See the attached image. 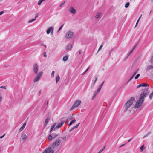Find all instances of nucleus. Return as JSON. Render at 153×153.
<instances>
[{"label":"nucleus","instance_id":"f257e3e1","mask_svg":"<svg viewBox=\"0 0 153 153\" xmlns=\"http://www.w3.org/2000/svg\"><path fill=\"white\" fill-rule=\"evenodd\" d=\"M148 95V92L147 91H144L142 93L140 96V99L139 100L137 101L136 102L135 105V107L138 108L140 106L142 105V104L144 102L145 98Z\"/></svg>","mask_w":153,"mask_h":153},{"label":"nucleus","instance_id":"f03ea898","mask_svg":"<svg viewBox=\"0 0 153 153\" xmlns=\"http://www.w3.org/2000/svg\"><path fill=\"white\" fill-rule=\"evenodd\" d=\"M135 100L134 97H131L125 103V111H127L128 109L133 104V101Z\"/></svg>","mask_w":153,"mask_h":153},{"label":"nucleus","instance_id":"7ed1b4c3","mask_svg":"<svg viewBox=\"0 0 153 153\" xmlns=\"http://www.w3.org/2000/svg\"><path fill=\"white\" fill-rule=\"evenodd\" d=\"M43 74L42 71L39 72L36 76L35 78L33 80V82H35L39 81L41 79Z\"/></svg>","mask_w":153,"mask_h":153},{"label":"nucleus","instance_id":"20e7f679","mask_svg":"<svg viewBox=\"0 0 153 153\" xmlns=\"http://www.w3.org/2000/svg\"><path fill=\"white\" fill-rule=\"evenodd\" d=\"M74 32L71 31H68L66 34L65 38L67 39H70L74 35Z\"/></svg>","mask_w":153,"mask_h":153},{"label":"nucleus","instance_id":"39448f33","mask_svg":"<svg viewBox=\"0 0 153 153\" xmlns=\"http://www.w3.org/2000/svg\"><path fill=\"white\" fill-rule=\"evenodd\" d=\"M81 101L79 100H77L74 102L73 107L74 108H76L79 106L81 104Z\"/></svg>","mask_w":153,"mask_h":153},{"label":"nucleus","instance_id":"423d86ee","mask_svg":"<svg viewBox=\"0 0 153 153\" xmlns=\"http://www.w3.org/2000/svg\"><path fill=\"white\" fill-rule=\"evenodd\" d=\"M54 151L52 149L51 147H48L46 148L42 153H53Z\"/></svg>","mask_w":153,"mask_h":153},{"label":"nucleus","instance_id":"0eeeda50","mask_svg":"<svg viewBox=\"0 0 153 153\" xmlns=\"http://www.w3.org/2000/svg\"><path fill=\"white\" fill-rule=\"evenodd\" d=\"M33 72L36 74H37L38 71V66L36 63L34 64L33 66Z\"/></svg>","mask_w":153,"mask_h":153},{"label":"nucleus","instance_id":"6e6552de","mask_svg":"<svg viewBox=\"0 0 153 153\" xmlns=\"http://www.w3.org/2000/svg\"><path fill=\"white\" fill-rule=\"evenodd\" d=\"M103 15V13L102 12H99L97 13L95 16V18L96 19H100L101 18Z\"/></svg>","mask_w":153,"mask_h":153},{"label":"nucleus","instance_id":"1a4fd4ad","mask_svg":"<svg viewBox=\"0 0 153 153\" xmlns=\"http://www.w3.org/2000/svg\"><path fill=\"white\" fill-rule=\"evenodd\" d=\"M60 143V140L59 139L57 140L53 144L52 146L53 148L55 147H57L59 145Z\"/></svg>","mask_w":153,"mask_h":153},{"label":"nucleus","instance_id":"9d476101","mask_svg":"<svg viewBox=\"0 0 153 153\" xmlns=\"http://www.w3.org/2000/svg\"><path fill=\"white\" fill-rule=\"evenodd\" d=\"M65 121H63L61 122V123H59L58 125H57L54 128V130H56L57 129H58L61 127V126L63 125Z\"/></svg>","mask_w":153,"mask_h":153},{"label":"nucleus","instance_id":"9b49d317","mask_svg":"<svg viewBox=\"0 0 153 153\" xmlns=\"http://www.w3.org/2000/svg\"><path fill=\"white\" fill-rule=\"evenodd\" d=\"M21 137L22 138L23 141H24L27 138V136L25 133H22L21 134Z\"/></svg>","mask_w":153,"mask_h":153},{"label":"nucleus","instance_id":"f8f14e48","mask_svg":"<svg viewBox=\"0 0 153 153\" xmlns=\"http://www.w3.org/2000/svg\"><path fill=\"white\" fill-rule=\"evenodd\" d=\"M54 28L52 27H50L48 28L46 31V33L48 34H49L51 32L52 30H53Z\"/></svg>","mask_w":153,"mask_h":153},{"label":"nucleus","instance_id":"ddd939ff","mask_svg":"<svg viewBox=\"0 0 153 153\" xmlns=\"http://www.w3.org/2000/svg\"><path fill=\"white\" fill-rule=\"evenodd\" d=\"M26 123H24L23 124L22 126V127L20 128L19 130V132H20L22 131L25 128L26 125Z\"/></svg>","mask_w":153,"mask_h":153},{"label":"nucleus","instance_id":"4468645a","mask_svg":"<svg viewBox=\"0 0 153 153\" xmlns=\"http://www.w3.org/2000/svg\"><path fill=\"white\" fill-rule=\"evenodd\" d=\"M69 11L73 14H75L76 13V10L73 7H71L69 10Z\"/></svg>","mask_w":153,"mask_h":153},{"label":"nucleus","instance_id":"2eb2a0df","mask_svg":"<svg viewBox=\"0 0 153 153\" xmlns=\"http://www.w3.org/2000/svg\"><path fill=\"white\" fill-rule=\"evenodd\" d=\"M148 86L149 85H148L146 84V83H141V84H139L137 86V88H139L140 87H142V86L145 87V86Z\"/></svg>","mask_w":153,"mask_h":153},{"label":"nucleus","instance_id":"dca6fc26","mask_svg":"<svg viewBox=\"0 0 153 153\" xmlns=\"http://www.w3.org/2000/svg\"><path fill=\"white\" fill-rule=\"evenodd\" d=\"M97 79H98L97 77L96 76L95 78V79L94 81L93 82V83H92V84L91 86V88H92L95 85V83L97 81Z\"/></svg>","mask_w":153,"mask_h":153},{"label":"nucleus","instance_id":"f3484780","mask_svg":"<svg viewBox=\"0 0 153 153\" xmlns=\"http://www.w3.org/2000/svg\"><path fill=\"white\" fill-rule=\"evenodd\" d=\"M153 68V66L152 65H148L146 68V71H147Z\"/></svg>","mask_w":153,"mask_h":153},{"label":"nucleus","instance_id":"a211bd4d","mask_svg":"<svg viewBox=\"0 0 153 153\" xmlns=\"http://www.w3.org/2000/svg\"><path fill=\"white\" fill-rule=\"evenodd\" d=\"M50 120V118L49 117H47L45 120V122L44 124V126L45 127L48 124V122Z\"/></svg>","mask_w":153,"mask_h":153},{"label":"nucleus","instance_id":"6ab92c4d","mask_svg":"<svg viewBox=\"0 0 153 153\" xmlns=\"http://www.w3.org/2000/svg\"><path fill=\"white\" fill-rule=\"evenodd\" d=\"M56 125V123H54V124H53V125L52 126H51V129L50 130V133H51L52 131V130L54 129V128H55V126Z\"/></svg>","mask_w":153,"mask_h":153},{"label":"nucleus","instance_id":"aec40b11","mask_svg":"<svg viewBox=\"0 0 153 153\" xmlns=\"http://www.w3.org/2000/svg\"><path fill=\"white\" fill-rule=\"evenodd\" d=\"M59 79H60V77H59V75H57L56 76V83H57L59 82Z\"/></svg>","mask_w":153,"mask_h":153},{"label":"nucleus","instance_id":"412c9836","mask_svg":"<svg viewBox=\"0 0 153 153\" xmlns=\"http://www.w3.org/2000/svg\"><path fill=\"white\" fill-rule=\"evenodd\" d=\"M72 45L71 44H70L68 45L66 47V49L67 50H70L72 48Z\"/></svg>","mask_w":153,"mask_h":153},{"label":"nucleus","instance_id":"4be33fe9","mask_svg":"<svg viewBox=\"0 0 153 153\" xmlns=\"http://www.w3.org/2000/svg\"><path fill=\"white\" fill-rule=\"evenodd\" d=\"M68 58V56H65L63 57L62 60L64 61H66L67 60Z\"/></svg>","mask_w":153,"mask_h":153},{"label":"nucleus","instance_id":"5701e85b","mask_svg":"<svg viewBox=\"0 0 153 153\" xmlns=\"http://www.w3.org/2000/svg\"><path fill=\"white\" fill-rule=\"evenodd\" d=\"M37 17V15L36 16L35 19H33L29 21V23L32 22L33 21L36 20V18Z\"/></svg>","mask_w":153,"mask_h":153},{"label":"nucleus","instance_id":"b1692460","mask_svg":"<svg viewBox=\"0 0 153 153\" xmlns=\"http://www.w3.org/2000/svg\"><path fill=\"white\" fill-rule=\"evenodd\" d=\"M76 121V120L74 119L73 120H72L71 122L69 124V126H70L73 123H74Z\"/></svg>","mask_w":153,"mask_h":153},{"label":"nucleus","instance_id":"393cba45","mask_svg":"<svg viewBox=\"0 0 153 153\" xmlns=\"http://www.w3.org/2000/svg\"><path fill=\"white\" fill-rule=\"evenodd\" d=\"M129 4H129V2H127V3H126V4L125 5V7L126 8H128V6H129Z\"/></svg>","mask_w":153,"mask_h":153},{"label":"nucleus","instance_id":"a878e982","mask_svg":"<svg viewBox=\"0 0 153 153\" xmlns=\"http://www.w3.org/2000/svg\"><path fill=\"white\" fill-rule=\"evenodd\" d=\"M144 145H143L140 147V149L141 152H142L143 151L144 149Z\"/></svg>","mask_w":153,"mask_h":153},{"label":"nucleus","instance_id":"bb28decb","mask_svg":"<svg viewBox=\"0 0 153 153\" xmlns=\"http://www.w3.org/2000/svg\"><path fill=\"white\" fill-rule=\"evenodd\" d=\"M55 73L54 71H53L51 74V77L52 78H53L54 76V74Z\"/></svg>","mask_w":153,"mask_h":153},{"label":"nucleus","instance_id":"cd10ccee","mask_svg":"<svg viewBox=\"0 0 153 153\" xmlns=\"http://www.w3.org/2000/svg\"><path fill=\"white\" fill-rule=\"evenodd\" d=\"M101 89L100 88L98 87L97 90L96 91H95V92L97 93H98L100 92Z\"/></svg>","mask_w":153,"mask_h":153},{"label":"nucleus","instance_id":"c85d7f7f","mask_svg":"<svg viewBox=\"0 0 153 153\" xmlns=\"http://www.w3.org/2000/svg\"><path fill=\"white\" fill-rule=\"evenodd\" d=\"M63 25H64V24L62 25L61 26V27H59V30L57 31V33L59 31H60L62 29V28L63 27Z\"/></svg>","mask_w":153,"mask_h":153},{"label":"nucleus","instance_id":"c756f323","mask_svg":"<svg viewBox=\"0 0 153 153\" xmlns=\"http://www.w3.org/2000/svg\"><path fill=\"white\" fill-rule=\"evenodd\" d=\"M48 138L49 140H52L53 137L51 135H50L49 136Z\"/></svg>","mask_w":153,"mask_h":153},{"label":"nucleus","instance_id":"7c9ffc66","mask_svg":"<svg viewBox=\"0 0 153 153\" xmlns=\"http://www.w3.org/2000/svg\"><path fill=\"white\" fill-rule=\"evenodd\" d=\"M140 76V74H137L136 75V76H135V79H137L138 78V77H139V76Z\"/></svg>","mask_w":153,"mask_h":153},{"label":"nucleus","instance_id":"2f4dec72","mask_svg":"<svg viewBox=\"0 0 153 153\" xmlns=\"http://www.w3.org/2000/svg\"><path fill=\"white\" fill-rule=\"evenodd\" d=\"M80 123H79L77 125H76L75 126H74L73 127V129H75V128H78L79 125V124Z\"/></svg>","mask_w":153,"mask_h":153},{"label":"nucleus","instance_id":"473e14b6","mask_svg":"<svg viewBox=\"0 0 153 153\" xmlns=\"http://www.w3.org/2000/svg\"><path fill=\"white\" fill-rule=\"evenodd\" d=\"M153 96V92L151 93V94L149 96V97L151 99L152 98Z\"/></svg>","mask_w":153,"mask_h":153},{"label":"nucleus","instance_id":"72a5a7b5","mask_svg":"<svg viewBox=\"0 0 153 153\" xmlns=\"http://www.w3.org/2000/svg\"><path fill=\"white\" fill-rule=\"evenodd\" d=\"M73 116H70L68 118V120H71L73 119Z\"/></svg>","mask_w":153,"mask_h":153},{"label":"nucleus","instance_id":"f704fd0d","mask_svg":"<svg viewBox=\"0 0 153 153\" xmlns=\"http://www.w3.org/2000/svg\"><path fill=\"white\" fill-rule=\"evenodd\" d=\"M104 82H105V81H103V82H102V84H101L99 86H98V87L99 88H100L101 89Z\"/></svg>","mask_w":153,"mask_h":153},{"label":"nucleus","instance_id":"c9c22d12","mask_svg":"<svg viewBox=\"0 0 153 153\" xmlns=\"http://www.w3.org/2000/svg\"><path fill=\"white\" fill-rule=\"evenodd\" d=\"M64 141H66V137H63L61 138Z\"/></svg>","mask_w":153,"mask_h":153},{"label":"nucleus","instance_id":"e433bc0d","mask_svg":"<svg viewBox=\"0 0 153 153\" xmlns=\"http://www.w3.org/2000/svg\"><path fill=\"white\" fill-rule=\"evenodd\" d=\"M42 3V2L41 1L39 0L38 3V4L39 5H40Z\"/></svg>","mask_w":153,"mask_h":153},{"label":"nucleus","instance_id":"4c0bfd02","mask_svg":"<svg viewBox=\"0 0 153 153\" xmlns=\"http://www.w3.org/2000/svg\"><path fill=\"white\" fill-rule=\"evenodd\" d=\"M150 132H149L146 135L144 136L143 137V138H144L145 137H147L150 134Z\"/></svg>","mask_w":153,"mask_h":153},{"label":"nucleus","instance_id":"58836bf2","mask_svg":"<svg viewBox=\"0 0 153 153\" xmlns=\"http://www.w3.org/2000/svg\"><path fill=\"white\" fill-rule=\"evenodd\" d=\"M103 46V45H101L100 46V47L99 49H98V51H100L101 49L102 48V47Z\"/></svg>","mask_w":153,"mask_h":153},{"label":"nucleus","instance_id":"ea45409f","mask_svg":"<svg viewBox=\"0 0 153 153\" xmlns=\"http://www.w3.org/2000/svg\"><path fill=\"white\" fill-rule=\"evenodd\" d=\"M65 3V1H64V2L62 3L61 4H60V7H61L62 6H63L64 4Z\"/></svg>","mask_w":153,"mask_h":153},{"label":"nucleus","instance_id":"a19ab883","mask_svg":"<svg viewBox=\"0 0 153 153\" xmlns=\"http://www.w3.org/2000/svg\"><path fill=\"white\" fill-rule=\"evenodd\" d=\"M44 56L45 58L47 57L46 53V52H45L44 53Z\"/></svg>","mask_w":153,"mask_h":153},{"label":"nucleus","instance_id":"79ce46f5","mask_svg":"<svg viewBox=\"0 0 153 153\" xmlns=\"http://www.w3.org/2000/svg\"><path fill=\"white\" fill-rule=\"evenodd\" d=\"M96 96V95H94V94H93L92 97V100H93L94 98Z\"/></svg>","mask_w":153,"mask_h":153},{"label":"nucleus","instance_id":"37998d69","mask_svg":"<svg viewBox=\"0 0 153 153\" xmlns=\"http://www.w3.org/2000/svg\"><path fill=\"white\" fill-rule=\"evenodd\" d=\"M5 135V134H4L2 136L0 137V139L3 138Z\"/></svg>","mask_w":153,"mask_h":153},{"label":"nucleus","instance_id":"c03bdc74","mask_svg":"<svg viewBox=\"0 0 153 153\" xmlns=\"http://www.w3.org/2000/svg\"><path fill=\"white\" fill-rule=\"evenodd\" d=\"M137 46V44H136L133 48L131 50H132V51H134V49L135 48V47H136Z\"/></svg>","mask_w":153,"mask_h":153},{"label":"nucleus","instance_id":"a18cd8bd","mask_svg":"<svg viewBox=\"0 0 153 153\" xmlns=\"http://www.w3.org/2000/svg\"><path fill=\"white\" fill-rule=\"evenodd\" d=\"M90 68V67H89L85 71V73H86L88 70H89V69Z\"/></svg>","mask_w":153,"mask_h":153},{"label":"nucleus","instance_id":"49530a36","mask_svg":"<svg viewBox=\"0 0 153 153\" xmlns=\"http://www.w3.org/2000/svg\"><path fill=\"white\" fill-rule=\"evenodd\" d=\"M2 97L1 95L0 94V102H1L2 100Z\"/></svg>","mask_w":153,"mask_h":153},{"label":"nucleus","instance_id":"de8ad7c7","mask_svg":"<svg viewBox=\"0 0 153 153\" xmlns=\"http://www.w3.org/2000/svg\"><path fill=\"white\" fill-rule=\"evenodd\" d=\"M4 13V11H2L0 12V16L3 14Z\"/></svg>","mask_w":153,"mask_h":153},{"label":"nucleus","instance_id":"09e8293b","mask_svg":"<svg viewBox=\"0 0 153 153\" xmlns=\"http://www.w3.org/2000/svg\"><path fill=\"white\" fill-rule=\"evenodd\" d=\"M1 88H4V89H6V87L5 86H1L0 87Z\"/></svg>","mask_w":153,"mask_h":153},{"label":"nucleus","instance_id":"8fccbe9b","mask_svg":"<svg viewBox=\"0 0 153 153\" xmlns=\"http://www.w3.org/2000/svg\"><path fill=\"white\" fill-rule=\"evenodd\" d=\"M104 149V148L103 149H101L100 151H99V152H100V153H101V152H102V151H103V149Z\"/></svg>","mask_w":153,"mask_h":153},{"label":"nucleus","instance_id":"3c124183","mask_svg":"<svg viewBox=\"0 0 153 153\" xmlns=\"http://www.w3.org/2000/svg\"><path fill=\"white\" fill-rule=\"evenodd\" d=\"M138 21H137V22L136 23V24L135 27H136L137 26V24H138Z\"/></svg>","mask_w":153,"mask_h":153},{"label":"nucleus","instance_id":"603ef678","mask_svg":"<svg viewBox=\"0 0 153 153\" xmlns=\"http://www.w3.org/2000/svg\"><path fill=\"white\" fill-rule=\"evenodd\" d=\"M98 93L97 92H96L95 91L94 93V95L96 96V95H97V94Z\"/></svg>","mask_w":153,"mask_h":153},{"label":"nucleus","instance_id":"864d4df0","mask_svg":"<svg viewBox=\"0 0 153 153\" xmlns=\"http://www.w3.org/2000/svg\"><path fill=\"white\" fill-rule=\"evenodd\" d=\"M125 144H123L121 146H120V147H122V146H124L125 145Z\"/></svg>","mask_w":153,"mask_h":153},{"label":"nucleus","instance_id":"5fc2aeb1","mask_svg":"<svg viewBox=\"0 0 153 153\" xmlns=\"http://www.w3.org/2000/svg\"><path fill=\"white\" fill-rule=\"evenodd\" d=\"M130 54H129V53H128V54H127V58H128V56H130Z\"/></svg>","mask_w":153,"mask_h":153},{"label":"nucleus","instance_id":"6e6d98bb","mask_svg":"<svg viewBox=\"0 0 153 153\" xmlns=\"http://www.w3.org/2000/svg\"><path fill=\"white\" fill-rule=\"evenodd\" d=\"M58 136V134H56L55 135V136L53 137V138H55L56 137Z\"/></svg>","mask_w":153,"mask_h":153},{"label":"nucleus","instance_id":"4d7b16f0","mask_svg":"<svg viewBox=\"0 0 153 153\" xmlns=\"http://www.w3.org/2000/svg\"><path fill=\"white\" fill-rule=\"evenodd\" d=\"M133 51H132V50H131L130 52L129 53V54H131L132 52Z\"/></svg>","mask_w":153,"mask_h":153},{"label":"nucleus","instance_id":"13d9d810","mask_svg":"<svg viewBox=\"0 0 153 153\" xmlns=\"http://www.w3.org/2000/svg\"><path fill=\"white\" fill-rule=\"evenodd\" d=\"M79 53L80 54H81L82 53V51L81 50H79Z\"/></svg>","mask_w":153,"mask_h":153},{"label":"nucleus","instance_id":"bf43d9fd","mask_svg":"<svg viewBox=\"0 0 153 153\" xmlns=\"http://www.w3.org/2000/svg\"><path fill=\"white\" fill-rule=\"evenodd\" d=\"M132 139V138H131V139H130L129 140L128 142H130L131 140Z\"/></svg>","mask_w":153,"mask_h":153},{"label":"nucleus","instance_id":"052dcab7","mask_svg":"<svg viewBox=\"0 0 153 153\" xmlns=\"http://www.w3.org/2000/svg\"><path fill=\"white\" fill-rule=\"evenodd\" d=\"M134 75L133 74V75L131 77V79H133L134 77Z\"/></svg>","mask_w":153,"mask_h":153},{"label":"nucleus","instance_id":"680f3d73","mask_svg":"<svg viewBox=\"0 0 153 153\" xmlns=\"http://www.w3.org/2000/svg\"><path fill=\"white\" fill-rule=\"evenodd\" d=\"M134 75L133 74V75L131 77V79H133L134 77Z\"/></svg>","mask_w":153,"mask_h":153},{"label":"nucleus","instance_id":"e2e57ef3","mask_svg":"<svg viewBox=\"0 0 153 153\" xmlns=\"http://www.w3.org/2000/svg\"><path fill=\"white\" fill-rule=\"evenodd\" d=\"M134 75L133 74V75L131 77V79H133L134 77Z\"/></svg>","mask_w":153,"mask_h":153},{"label":"nucleus","instance_id":"0e129e2a","mask_svg":"<svg viewBox=\"0 0 153 153\" xmlns=\"http://www.w3.org/2000/svg\"><path fill=\"white\" fill-rule=\"evenodd\" d=\"M134 75L133 74V75L131 77V79H133L134 77Z\"/></svg>","mask_w":153,"mask_h":153},{"label":"nucleus","instance_id":"69168bd1","mask_svg":"<svg viewBox=\"0 0 153 153\" xmlns=\"http://www.w3.org/2000/svg\"><path fill=\"white\" fill-rule=\"evenodd\" d=\"M112 51V50H111V51H110V52H109V55H111V52Z\"/></svg>","mask_w":153,"mask_h":153},{"label":"nucleus","instance_id":"338daca9","mask_svg":"<svg viewBox=\"0 0 153 153\" xmlns=\"http://www.w3.org/2000/svg\"><path fill=\"white\" fill-rule=\"evenodd\" d=\"M53 30H52L51 32V34H53Z\"/></svg>","mask_w":153,"mask_h":153},{"label":"nucleus","instance_id":"774afa93","mask_svg":"<svg viewBox=\"0 0 153 153\" xmlns=\"http://www.w3.org/2000/svg\"><path fill=\"white\" fill-rule=\"evenodd\" d=\"M74 129H73V128L70 130V131L71 132Z\"/></svg>","mask_w":153,"mask_h":153}]
</instances>
